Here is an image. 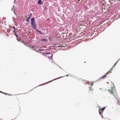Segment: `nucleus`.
Here are the masks:
<instances>
[{
  "instance_id": "nucleus-10",
  "label": "nucleus",
  "mask_w": 120,
  "mask_h": 120,
  "mask_svg": "<svg viewBox=\"0 0 120 120\" xmlns=\"http://www.w3.org/2000/svg\"><path fill=\"white\" fill-rule=\"evenodd\" d=\"M106 75H105L104 76H102L101 77L103 79H104V78H105L106 77Z\"/></svg>"
},
{
  "instance_id": "nucleus-3",
  "label": "nucleus",
  "mask_w": 120,
  "mask_h": 120,
  "mask_svg": "<svg viewBox=\"0 0 120 120\" xmlns=\"http://www.w3.org/2000/svg\"><path fill=\"white\" fill-rule=\"evenodd\" d=\"M32 14L31 13H30V15L29 17L26 19L28 23H29V22L30 19L31 18V17L32 16Z\"/></svg>"
},
{
  "instance_id": "nucleus-17",
  "label": "nucleus",
  "mask_w": 120,
  "mask_h": 120,
  "mask_svg": "<svg viewBox=\"0 0 120 120\" xmlns=\"http://www.w3.org/2000/svg\"><path fill=\"white\" fill-rule=\"evenodd\" d=\"M72 34L71 33H69V35H70Z\"/></svg>"
},
{
  "instance_id": "nucleus-8",
  "label": "nucleus",
  "mask_w": 120,
  "mask_h": 120,
  "mask_svg": "<svg viewBox=\"0 0 120 120\" xmlns=\"http://www.w3.org/2000/svg\"><path fill=\"white\" fill-rule=\"evenodd\" d=\"M105 109V107H104V108H102L101 109V108H100L99 109V110H100L101 111H103Z\"/></svg>"
},
{
  "instance_id": "nucleus-28",
  "label": "nucleus",
  "mask_w": 120,
  "mask_h": 120,
  "mask_svg": "<svg viewBox=\"0 0 120 120\" xmlns=\"http://www.w3.org/2000/svg\"><path fill=\"white\" fill-rule=\"evenodd\" d=\"M65 45H66V44H65Z\"/></svg>"
},
{
  "instance_id": "nucleus-18",
  "label": "nucleus",
  "mask_w": 120,
  "mask_h": 120,
  "mask_svg": "<svg viewBox=\"0 0 120 120\" xmlns=\"http://www.w3.org/2000/svg\"><path fill=\"white\" fill-rule=\"evenodd\" d=\"M99 114L100 115H101V112L99 110Z\"/></svg>"
},
{
  "instance_id": "nucleus-1",
  "label": "nucleus",
  "mask_w": 120,
  "mask_h": 120,
  "mask_svg": "<svg viewBox=\"0 0 120 120\" xmlns=\"http://www.w3.org/2000/svg\"><path fill=\"white\" fill-rule=\"evenodd\" d=\"M32 26V27L34 29H36L35 19L34 18H32L30 20Z\"/></svg>"
},
{
  "instance_id": "nucleus-22",
  "label": "nucleus",
  "mask_w": 120,
  "mask_h": 120,
  "mask_svg": "<svg viewBox=\"0 0 120 120\" xmlns=\"http://www.w3.org/2000/svg\"><path fill=\"white\" fill-rule=\"evenodd\" d=\"M58 11H60V10H58Z\"/></svg>"
},
{
  "instance_id": "nucleus-13",
  "label": "nucleus",
  "mask_w": 120,
  "mask_h": 120,
  "mask_svg": "<svg viewBox=\"0 0 120 120\" xmlns=\"http://www.w3.org/2000/svg\"><path fill=\"white\" fill-rule=\"evenodd\" d=\"M30 47H31L32 48H34V47L33 46H31V45H30Z\"/></svg>"
},
{
  "instance_id": "nucleus-24",
  "label": "nucleus",
  "mask_w": 120,
  "mask_h": 120,
  "mask_svg": "<svg viewBox=\"0 0 120 120\" xmlns=\"http://www.w3.org/2000/svg\"><path fill=\"white\" fill-rule=\"evenodd\" d=\"M8 33H9V31H8Z\"/></svg>"
},
{
  "instance_id": "nucleus-2",
  "label": "nucleus",
  "mask_w": 120,
  "mask_h": 120,
  "mask_svg": "<svg viewBox=\"0 0 120 120\" xmlns=\"http://www.w3.org/2000/svg\"><path fill=\"white\" fill-rule=\"evenodd\" d=\"M109 91L111 93V94H112L114 96H115L116 93V90L115 89H113V88L112 87L111 90H109Z\"/></svg>"
},
{
  "instance_id": "nucleus-27",
  "label": "nucleus",
  "mask_w": 120,
  "mask_h": 120,
  "mask_svg": "<svg viewBox=\"0 0 120 120\" xmlns=\"http://www.w3.org/2000/svg\"><path fill=\"white\" fill-rule=\"evenodd\" d=\"M13 7H14V6H13Z\"/></svg>"
},
{
  "instance_id": "nucleus-5",
  "label": "nucleus",
  "mask_w": 120,
  "mask_h": 120,
  "mask_svg": "<svg viewBox=\"0 0 120 120\" xmlns=\"http://www.w3.org/2000/svg\"><path fill=\"white\" fill-rule=\"evenodd\" d=\"M43 2L41 1V0H38V3L40 5H41Z\"/></svg>"
},
{
  "instance_id": "nucleus-11",
  "label": "nucleus",
  "mask_w": 120,
  "mask_h": 120,
  "mask_svg": "<svg viewBox=\"0 0 120 120\" xmlns=\"http://www.w3.org/2000/svg\"><path fill=\"white\" fill-rule=\"evenodd\" d=\"M90 84H91V86H92L93 85V84H94V83L93 82H90Z\"/></svg>"
},
{
  "instance_id": "nucleus-6",
  "label": "nucleus",
  "mask_w": 120,
  "mask_h": 120,
  "mask_svg": "<svg viewBox=\"0 0 120 120\" xmlns=\"http://www.w3.org/2000/svg\"><path fill=\"white\" fill-rule=\"evenodd\" d=\"M41 41H43V42H46L47 41L46 39H42L41 40Z\"/></svg>"
},
{
  "instance_id": "nucleus-20",
  "label": "nucleus",
  "mask_w": 120,
  "mask_h": 120,
  "mask_svg": "<svg viewBox=\"0 0 120 120\" xmlns=\"http://www.w3.org/2000/svg\"><path fill=\"white\" fill-rule=\"evenodd\" d=\"M116 65V63H115V64H114V66H113V67H114V66H115V65Z\"/></svg>"
},
{
  "instance_id": "nucleus-14",
  "label": "nucleus",
  "mask_w": 120,
  "mask_h": 120,
  "mask_svg": "<svg viewBox=\"0 0 120 120\" xmlns=\"http://www.w3.org/2000/svg\"><path fill=\"white\" fill-rule=\"evenodd\" d=\"M62 45H60V46L59 45V46H57V47H59V48L60 47H62Z\"/></svg>"
},
{
  "instance_id": "nucleus-16",
  "label": "nucleus",
  "mask_w": 120,
  "mask_h": 120,
  "mask_svg": "<svg viewBox=\"0 0 120 120\" xmlns=\"http://www.w3.org/2000/svg\"><path fill=\"white\" fill-rule=\"evenodd\" d=\"M14 34H15V35L16 37H18V36L16 34V33H15Z\"/></svg>"
},
{
  "instance_id": "nucleus-25",
  "label": "nucleus",
  "mask_w": 120,
  "mask_h": 120,
  "mask_svg": "<svg viewBox=\"0 0 120 120\" xmlns=\"http://www.w3.org/2000/svg\"><path fill=\"white\" fill-rule=\"evenodd\" d=\"M46 54H49L48 53H46Z\"/></svg>"
},
{
  "instance_id": "nucleus-4",
  "label": "nucleus",
  "mask_w": 120,
  "mask_h": 120,
  "mask_svg": "<svg viewBox=\"0 0 120 120\" xmlns=\"http://www.w3.org/2000/svg\"><path fill=\"white\" fill-rule=\"evenodd\" d=\"M35 29L36 30V31L38 32L41 35H43V33H42L41 32V31H40L38 30L36 28V29L35 28V29Z\"/></svg>"
},
{
  "instance_id": "nucleus-21",
  "label": "nucleus",
  "mask_w": 120,
  "mask_h": 120,
  "mask_svg": "<svg viewBox=\"0 0 120 120\" xmlns=\"http://www.w3.org/2000/svg\"><path fill=\"white\" fill-rule=\"evenodd\" d=\"M13 28H14V29H15V27L14 26H13Z\"/></svg>"
},
{
  "instance_id": "nucleus-19",
  "label": "nucleus",
  "mask_w": 120,
  "mask_h": 120,
  "mask_svg": "<svg viewBox=\"0 0 120 120\" xmlns=\"http://www.w3.org/2000/svg\"><path fill=\"white\" fill-rule=\"evenodd\" d=\"M0 92L1 93L3 94V93H4V92H3L2 91H0Z\"/></svg>"
},
{
  "instance_id": "nucleus-9",
  "label": "nucleus",
  "mask_w": 120,
  "mask_h": 120,
  "mask_svg": "<svg viewBox=\"0 0 120 120\" xmlns=\"http://www.w3.org/2000/svg\"><path fill=\"white\" fill-rule=\"evenodd\" d=\"M3 94L5 95H8V96H11L12 95L11 94H7L5 93H4Z\"/></svg>"
},
{
  "instance_id": "nucleus-26",
  "label": "nucleus",
  "mask_w": 120,
  "mask_h": 120,
  "mask_svg": "<svg viewBox=\"0 0 120 120\" xmlns=\"http://www.w3.org/2000/svg\"><path fill=\"white\" fill-rule=\"evenodd\" d=\"M54 45H56L55 44H54Z\"/></svg>"
},
{
  "instance_id": "nucleus-15",
  "label": "nucleus",
  "mask_w": 120,
  "mask_h": 120,
  "mask_svg": "<svg viewBox=\"0 0 120 120\" xmlns=\"http://www.w3.org/2000/svg\"><path fill=\"white\" fill-rule=\"evenodd\" d=\"M13 31V32L14 33H15V29H14Z\"/></svg>"
},
{
  "instance_id": "nucleus-12",
  "label": "nucleus",
  "mask_w": 120,
  "mask_h": 120,
  "mask_svg": "<svg viewBox=\"0 0 120 120\" xmlns=\"http://www.w3.org/2000/svg\"><path fill=\"white\" fill-rule=\"evenodd\" d=\"M11 11H13L14 12V14H15V13L14 12V8H12L11 9Z\"/></svg>"
},
{
  "instance_id": "nucleus-23",
  "label": "nucleus",
  "mask_w": 120,
  "mask_h": 120,
  "mask_svg": "<svg viewBox=\"0 0 120 120\" xmlns=\"http://www.w3.org/2000/svg\"><path fill=\"white\" fill-rule=\"evenodd\" d=\"M8 33H9V31H8Z\"/></svg>"
},
{
  "instance_id": "nucleus-7",
  "label": "nucleus",
  "mask_w": 120,
  "mask_h": 120,
  "mask_svg": "<svg viewBox=\"0 0 120 120\" xmlns=\"http://www.w3.org/2000/svg\"><path fill=\"white\" fill-rule=\"evenodd\" d=\"M113 69V68H112L109 71L107 72L106 73V74H108L109 73H110L111 72V71Z\"/></svg>"
}]
</instances>
